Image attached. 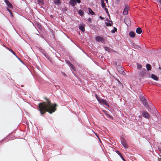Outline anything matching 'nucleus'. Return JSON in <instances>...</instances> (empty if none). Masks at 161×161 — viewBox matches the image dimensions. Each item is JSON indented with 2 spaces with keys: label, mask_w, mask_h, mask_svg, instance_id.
Masks as SVG:
<instances>
[{
  "label": "nucleus",
  "mask_w": 161,
  "mask_h": 161,
  "mask_svg": "<svg viewBox=\"0 0 161 161\" xmlns=\"http://www.w3.org/2000/svg\"><path fill=\"white\" fill-rule=\"evenodd\" d=\"M38 1L39 3H41V4H43L44 3H43V0H38Z\"/></svg>",
  "instance_id": "37"
},
{
  "label": "nucleus",
  "mask_w": 161,
  "mask_h": 161,
  "mask_svg": "<svg viewBox=\"0 0 161 161\" xmlns=\"http://www.w3.org/2000/svg\"><path fill=\"white\" fill-rule=\"evenodd\" d=\"M136 32L138 34H141L142 32V30L140 27L137 28L136 30Z\"/></svg>",
  "instance_id": "16"
},
{
  "label": "nucleus",
  "mask_w": 161,
  "mask_h": 161,
  "mask_svg": "<svg viewBox=\"0 0 161 161\" xmlns=\"http://www.w3.org/2000/svg\"><path fill=\"white\" fill-rule=\"evenodd\" d=\"M159 1V2L161 4V0H158Z\"/></svg>",
  "instance_id": "50"
},
{
  "label": "nucleus",
  "mask_w": 161,
  "mask_h": 161,
  "mask_svg": "<svg viewBox=\"0 0 161 161\" xmlns=\"http://www.w3.org/2000/svg\"><path fill=\"white\" fill-rule=\"evenodd\" d=\"M24 123H26L27 125L28 124V121H24Z\"/></svg>",
  "instance_id": "49"
},
{
  "label": "nucleus",
  "mask_w": 161,
  "mask_h": 161,
  "mask_svg": "<svg viewBox=\"0 0 161 161\" xmlns=\"http://www.w3.org/2000/svg\"><path fill=\"white\" fill-rule=\"evenodd\" d=\"M69 62H67V63L68 64H69Z\"/></svg>",
  "instance_id": "54"
},
{
  "label": "nucleus",
  "mask_w": 161,
  "mask_h": 161,
  "mask_svg": "<svg viewBox=\"0 0 161 161\" xmlns=\"http://www.w3.org/2000/svg\"><path fill=\"white\" fill-rule=\"evenodd\" d=\"M69 65H70V67L72 69H74V66H73V65L72 64H71L70 62H69Z\"/></svg>",
  "instance_id": "35"
},
{
  "label": "nucleus",
  "mask_w": 161,
  "mask_h": 161,
  "mask_svg": "<svg viewBox=\"0 0 161 161\" xmlns=\"http://www.w3.org/2000/svg\"><path fill=\"white\" fill-rule=\"evenodd\" d=\"M104 0H101V5L103 8H104L105 7V4L104 3Z\"/></svg>",
  "instance_id": "22"
},
{
  "label": "nucleus",
  "mask_w": 161,
  "mask_h": 161,
  "mask_svg": "<svg viewBox=\"0 0 161 161\" xmlns=\"http://www.w3.org/2000/svg\"><path fill=\"white\" fill-rule=\"evenodd\" d=\"M6 47L8 50H9L20 61V58H19V57H17V55H16V54L11 49H9L7 47Z\"/></svg>",
  "instance_id": "14"
},
{
  "label": "nucleus",
  "mask_w": 161,
  "mask_h": 161,
  "mask_svg": "<svg viewBox=\"0 0 161 161\" xmlns=\"http://www.w3.org/2000/svg\"><path fill=\"white\" fill-rule=\"evenodd\" d=\"M79 28L80 30L82 31H85L84 27L82 25H80L79 26Z\"/></svg>",
  "instance_id": "26"
},
{
  "label": "nucleus",
  "mask_w": 161,
  "mask_h": 161,
  "mask_svg": "<svg viewBox=\"0 0 161 161\" xmlns=\"http://www.w3.org/2000/svg\"><path fill=\"white\" fill-rule=\"evenodd\" d=\"M145 107H146L147 108H148L149 109H148V111L150 110L151 111H152V110L151 109V108L149 107V105L147 103L146 104L144 105Z\"/></svg>",
  "instance_id": "27"
},
{
  "label": "nucleus",
  "mask_w": 161,
  "mask_h": 161,
  "mask_svg": "<svg viewBox=\"0 0 161 161\" xmlns=\"http://www.w3.org/2000/svg\"><path fill=\"white\" fill-rule=\"evenodd\" d=\"M117 69L119 73L123 75L125 74V73L123 71L122 67L121 65H118L117 67Z\"/></svg>",
  "instance_id": "4"
},
{
  "label": "nucleus",
  "mask_w": 161,
  "mask_h": 161,
  "mask_svg": "<svg viewBox=\"0 0 161 161\" xmlns=\"http://www.w3.org/2000/svg\"><path fill=\"white\" fill-rule=\"evenodd\" d=\"M7 9L8 11L9 12V13L11 14V15H12V12H11V10L7 8Z\"/></svg>",
  "instance_id": "38"
},
{
  "label": "nucleus",
  "mask_w": 161,
  "mask_h": 161,
  "mask_svg": "<svg viewBox=\"0 0 161 161\" xmlns=\"http://www.w3.org/2000/svg\"><path fill=\"white\" fill-rule=\"evenodd\" d=\"M78 13L80 16H82L84 14V12L83 10L80 9L79 10Z\"/></svg>",
  "instance_id": "24"
},
{
  "label": "nucleus",
  "mask_w": 161,
  "mask_h": 161,
  "mask_svg": "<svg viewBox=\"0 0 161 161\" xmlns=\"http://www.w3.org/2000/svg\"><path fill=\"white\" fill-rule=\"evenodd\" d=\"M62 73L64 76H67L66 74L62 72Z\"/></svg>",
  "instance_id": "43"
},
{
  "label": "nucleus",
  "mask_w": 161,
  "mask_h": 161,
  "mask_svg": "<svg viewBox=\"0 0 161 161\" xmlns=\"http://www.w3.org/2000/svg\"><path fill=\"white\" fill-rule=\"evenodd\" d=\"M146 67L147 69V70L148 71L150 70L151 69L152 67L149 64H147L146 65Z\"/></svg>",
  "instance_id": "18"
},
{
  "label": "nucleus",
  "mask_w": 161,
  "mask_h": 161,
  "mask_svg": "<svg viewBox=\"0 0 161 161\" xmlns=\"http://www.w3.org/2000/svg\"><path fill=\"white\" fill-rule=\"evenodd\" d=\"M133 47L135 49H136L139 50L141 48V47L137 45H136L135 44L133 45Z\"/></svg>",
  "instance_id": "23"
},
{
  "label": "nucleus",
  "mask_w": 161,
  "mask_h": 161,
  "mask_svg": "<svg viewBox=\"0 0 161 161\" xmlns=\"http://www.w3.org/2000/svg\"><path fill=\"white\" fill-rule=\"evenodd\" d=\"M96 40L98 42L102 41L103 40V39L102 37L100 36H97L96 37Z\"/></svg>",
  "instance_id": "15"
},
{
  "label": "nucleus",
  "mask_w": 161,
  "mask_h": 161,
  "mask_svg": "<svg viewBox=\"0 0 161 161\" xmlns=\"http://www.w3.org/2000/svg\"><path fill=\"white\" fill-rule=\"evenodd\" d=\"M116 153L119 155V156L121 158V159H122V160L123 161H126L125 159L124 158L123 156L122 155L121 153L119 152V151L117 150L116 151Z\"/></svg>",
  "instance_id": "13"
},
{
  "label": "nucleus",
  "mask_w": 161,
  "mask_h": 161,
  "mask_svg": "<svg viewBox=\"0 0 161 161\" xmlns=\"http://www.w3.org/2000/svg\"><path fill=\"white\" fill-rule=\"evenodd\" d=\"M69 3L74 7L75 6L76 4V2L75 0H70L69 2Z\"/></svg>",
  "instance_id": "11"
},
{
  "label": "nucleus",
  "mask_w": 161,
  "mask_h": 161,
  "mask_svg": "<svg viewBox=\"0 0 161 161\" xmlns=\"http://www.w3.org/2000/svg\"><path fill=\"white\" fill-rule=\"evenodd\" d=\"M106 116L107 118L109 119H113V117L111 116H110L109 115H107Z\"/></svg>",
  "instance_id": "33"
},
{
  "label": "nucleus",
  "mask_w": 161,
  "mask_h": 161,
  "mask_svg": "<svg viewBox=\"0 0 161 161\" xmlns=\"http://www.w3.org/2000/svg\"><path fill=\"white\" fill-rule=\"evenodd\" d=\"M124 22L128 26H129L131 25V21L129 18H125L124 19Z\"/></svg>",
  "instance_id": "6"
},
{
  "label": "nucleus",
  "mask_w": 161,
  "mask_h": 161,
  "mask_svg": "<svg viewBox=\"0 0 161 161\" xmlns=\"http://www.w3.org/2000/svg\"><path fill=\"white\" fill-rule=\"evenodd\" d=\"M45 56L46 57L50 62H52V60L49 56L48 55L46 54H45Z\"/></svg>",
  "instance_id": "31"
},
{
  "label": "nucleus",
  "mask_w": 161,
  "mask_h": 161,
  "mask_svg": "<svg viewBox=\"0 0 161 161\" xmlns=\"http://www.w3.org/2000/svg\"><path fill=\"white\" fill-rule=\"evenodd\" d=\"M76 2V3H80L81 2V1L80 0H75Z\"/></svg>",
  "instance_id": "40"
},
{
  "label": "nucleus",
  "mask_w": 161,
  "mask_h": 161,
  "mask_svg": "<svg viewBox=\"0 0 161 161\" xmlns=\"http://www.w3.org/2000/svg\"><path fill=\"white\" fill-rule=\"evenodd\" d=\"M4 1L7 6L9 8H13V7L12 4L10 3V2L9 1H8V0H4Z\"/></svg>",
  "instance_id": "9"
},
{
  "label": "nucleus",
  "mask_w": 161,
  "mask_h": 161,
  "mask_svg": "<svg viewBox=\"0 0 161 161\" xmlns=\"http://www.w3.org/2000/svg\"><path fill=\"white\" fill-rule=\"evenodd\" d=\"M105 1H106V3H107L108 2V0H105Z\"/></svg>",
  "instance_id": "51"
},
{
  "label": "nucleus",
  "mask_w": 161,
  "mask_h": 161,
  "mask_svg": "<svg viewBox=\"0 0 161 161\" xmlns=\"http://www.w3.org/2000/svg\"><path fill=\"white\" fill-rule=\"evenodd\" d=\"M120 141L121 143L126 142V140L125 138L122 137H120Z\"/></svg>",
  "instance_id": "28"
},
{
  "label": "nucleus",
  "mask_w": 161,
  "mask_h": 161,
  "mask_svg": "<svg viewBox=\"0 0 161 161\" xmlns=\"http://www.w3.org/2000/svg\"><path fill=\"white\" fill-rule=\"evenodd\" d=\"M136 34L135 32L131 31L129 33V36L131 38H134L135 37Z\"/></svg>",
  "instance_id": "10"
},
{
  "label": "nucleus",
  "mask_w": 161,
  "mask_h": 161,
  "mask_svg": "<svg viewBox=\"0 0 161 161\" xmlns=\"http://www.w3.org/2000/svg\"><path fill=\"white\" fill-rule=\"evenodd\" d=\"M118 83H121L120 82L119 80H118Z\"/></svg>",
  "instance_id": "52"
},
{
  "label": "nucleus",
  "mask_w": 161,
  "mask_h": 161,
  "mask_svg": "<svg viewBox=\"0 0 161 161\" xmlns=\"http://www.w3.org/2000/svg\"><path fill=\"white\" fill-rule=\"evenodd\" d=\"M88 11L89 13L92 15L95 14V13L90 8H88Z\"/></svg>",
  "instance_id": "25"
},
{
  "label": "nucleus",
  "mask_w": 161,
  "mask_h": 161,
  "mask_svg": "<svg viewBox=\"0 0 161 161\" xmlns=\"http://www.w3.org/2000/svg\"><path fill=\"white\" fill-rule=\"evenodd\" d=\"M104 49L106 51H107L109 52H114V51L110 47H105Z\"/></svg>",
  "instance_id": "12"
},
{
  "label": "nucleus",
  "mask_w": 161,
  "mask_h": 161,
  "mask_svg": "<svg viewBox=\"0 0 161 161\" xmlns=\"http://www.w3.org/2000/svg\"><path fill=\"white\" fill-rule=\"evenodd\" d=\"M114 30H113L111 31V32L112 33H115L116 31H117V29L115 27H114Z\"/></svg>",
  "instance_id": "32"
},
{
  "label": "nucleus",
  "mask_w": 161,
  "mask_h": 161,
  "mask_svg": "<svg viewBox=\"0 0 161 161\" xmlns=\"http://www.w3.org/2000/svg\"><path fill=\"white\" fill-rule=\"evenodd\" d=\"M36 26L40 30H41L42 29V27L40 23H37L36 24Z\"/></svg>",
  "instance_id": "30"
},
{
  "label": "nucleus",
  "mask_w": 161,
  "mask_h": 161,
  "mask_svg": "<svg viewBox=\"0 0 161 161\" xmlns=\"http://www.w3.org/2000/svg\"><path fill=\"white\" fill-rule=\"evenodd\" d=\"M104 8L105 10H106V12L108 14V15L110 17V15H109V14L108 13V9L107 8H106V7H105V8Z\"/></svg>",
  "instance_id": "36"
},
{
  "label": "nucleus",
  "mask_w": 161,
  "mask_h": 161,
  "mask_svg": "<svg viewBox=\"0 0 161 161\" xmlns=\"http://www.w3.org/2000/svg\"><path fill=\"white\" fill-rule=\"evenodd\" d=\"M146 70L145 69H143L139 73V76L140 77L143 78L146 74Z\"/></svg>",
  "instance_id": "5"
},
{
  "label": "nucleus",
  "mask_w": 161,
  "mask_h": 161,
  "mask_svg": "<svg viewBox=\"0 0 161 161\" xmlns=\"http://www.w3.org/2000/svg\"><path fill=\"white\" fill-rule=\"evenodd\" d=\"M12 139H12V138H11V139H10V140H12Z\"/></svg>",
  "instance_id": "56"
},
{
  "label": "nucleus",
  "mask_w": 161,
  "mask_h": 161,
  "mask_svg": "<svg viewBox=\"0 0 161 161\" xmlns=\"http://www.w3.org/2000/svg\"><path fill=\"white\" fill-rule=\"evenodd\" d=\"M106 21H108V22H109V21H110L108 19H106Z\"/></svg>",
  "instance_id": "48"
},
{
  "label": "nucleus",
  "mask_w": 161,
  "mask_h": 161,
  "mask_svg": "<svg viewBox=\"0 0 161 161\" xmlns=\"http://www.w3.org/2000/svg\"><path fill=\"white\" fill-rule=\"evenodd\" d=\"M96 135L98 137V139L100 141V142H101V140H100V138H99V137L98 136V135L96 134Z\"/></svg>",
  "instance_id": "42"
},
{
  "label": "nucleus",
  "mask_w": 161,
  "mask_h": 161,
  "mask_svg": "<svg viewBox=\"0 0 161 161\" xmlns=\"http://www.w3.org/2000/svg\"><path fill=\"white\" fill-rule=\"evenodd\" d=\"M137 69H142V65L141 64H140L138 63H137Z\"/></svg>",
  "instance_id": "29"
},
{
  "label": "nucleus",
  "mask_w": 161,
  "mask_h": 161,
  "mask_svg": "<svg viewBox=\"0 0 161 161\" xmlns=\"http://www.w3.org/2000/svg\"><path fill=\"white\" fill-rule=\"evenodd\" d=\"M99 18H100L101 19H102V20H103V19H104V18H103V17H102L101 16H100L99 17Z\"/></svg>",
  "instance_id": "45"
},
{
  "label": "nucleus",
  "mask_w": 161,
  "mask_h": 161,
  "mask_svg": "<svg viewBox=\"0 0 161 161\" xmlns=\"http://www.w3.org/2000/svg\"><path fill=\"white\" fill-rule=\"evenodd\" d=\"M24 86L23 85H21V87H23Z\"/></svg>",
  "instance_id": "53"
},
{
  "label": "nucleus",
  "mask_w": 161,
  "mask_h": 161,
  "mask_svg": "<svg viewBox=\"0 0 161 161\" xmlns=\"http://www.w3.org/2000/svg\"><path fill=\"white\" fill-rule=\"evenodd\" d=\"M140 99L142 101H144L146 100V99L145 98L143 97H142V96H141L140 97Z\"/></svg>",
  "instance_id": "34"
},
{
  "label": "nucleus",
  "mask_w": 161,
  "mask_h": 161,
  "mask_svg": "<svg viewBox=\"0 0 161 161\" xmlns=\"http://www.w3.org/2000/svg\"><path fill=\"white\" fill-rule=\"evenodd\" d=\"M54 3L57 4V5H59L61 4V2L60 0H54Z\"/></svg>",
  "instance_id": "20"
},
{
  "label": "nucleus",
  "mask_w": 161,
  "mask_h": 161,
  "mask_svg": "<svg viewBox=\"0 0 161 161\" xmlns=\"http://www.w3.org/2000/svg\"><path fill=\"white\" fill-rule=\"evenodd\" d=\"M151 77L153 79L155 80L158 81V78L154 74H152L151 75Z\"/></svg>",
  "instance_id": "17"
},
{
  "label": "nucleus",
  "mask_w": 161,
  "mask_h": 161,
  "mask_svg": "<svg viewBox=\"0 0 161 161\" xmlns=\"http://www.w3.org/2000/svg\"><path fill=\"white\" fill-rule=\"evenodd\" d=\"M142 115L143 117L147 118H148L149 117V114L146 111H143L142 112Z\"/></svg>",
  "instance_id": "7"
},
{
  "label": "nucleus",
  "mask_w": 161,
  "mask_h": 161,
  "mask_svg": "<svg viewBox=\"0 0 161 161\" xmlns=\"http://www.w3.org/2000/svg\"><path fill=\"white\" fill-rule=\"evenodd\" d=\"M158 120H161V116L159 117V118H158Z\"/></svg>",
  "instance_id": "47"
},
{
  "label": "nucleus",
  "mask_w": 161,
  "mask_h": 161,
  "mask_svg": "<svg viewBox=\"0 0 161 161\" xmlns=\"http://www.w3.org/2000/svg\"><path fill=\"white\" fill-rule=\"evenodd\" d=\"M21 68L22 69V74L24 75H26L27 76H32L31 71L24 63L21 60Z\"/></svg>",
  "instance_id": "2"
},
{
  "label": "nucleus",
  "mask_w": 161,
  "mask_h": 161,
  "mask_svg": "<svg viewBox=\"0 0 161 161\" xmlns=\"http://www.w3.org/2000/svg\"><path fill=\"white\" fill-rule=\"evenodd\" d=\"M88 21H89V22H91V21L92 19H91V18H89L88 19Z\"/></svg>",
  "instance_id": "44"
},
{
  "label": "nucleus",
  "mask_w": 161,
  "mask_h": 161,
  "mask_svg": "<svg viewBox=\"0 0 161 161\" xmlns=\"http://www.w3.org/2000/svg\"><path fill=\"white\" fill-rule=\"evenodd\" d=\"M159 69L160 70H161V67H159Z\"/></svg>",
  "instance_id": "55"
},
{
  "label": "nucleus",
  "mask_w": 161,
  "mask_h": 161,
  "mask_svg": "<svg viewBox=\"0 0 161 161\" xmlns=\"http://www.w3.org/2000/svg\"><path fill=\"white\" fill-rule=\"evenodd\" d=\"M128 6L127 5H126L125 6V7L124 9V10L123 11V14L125 15H126L128 14Z\"/></svg>",
  "instance_id": "8"
},
{
  "label": "nucleus",
  "mask_w": 161,
  "mask_h": 161,
  "mask_svg": "<svg viewBox=\"0 0 161 161\" xmlns=\"http://www.w3.org/2000/svg\"><path fill=\"white\" fill-rule=\"evenodd\" d=\"M117 62H114L113 63V65L114 66H116L117 65Z\"/></svg>",
  "instance_id": "41"
},
{
  "label": "nucleus",
  "mask_w": 161,
  "mask_h": 161,
  "mask_svg": "<svg viewBox=\"0 0 161 161\" xmlns=\"http://www.w3.org/2000/svg\"><path fill=\"white\" fill-rule=\"evenodd\" d=\"M123 146L126 149H127L128 148V146L126 142H123L121 143Z\"/></svg>",
  "instance_id": "21"
},
{
  "label": "nucleus",
  "mask_w": 161,
  "mask_h": 161,
  "mask_svg": "<svg viewBox=\"0 0 161 161\" xmlns=\"http://www.w3.org/2000/svg\"><path fill=\"white\" fill-rule=\"evenodd\" d=\"M45 98L47 100V104L45 102L40 103L39 104V109L41 114L42 115L44 114L46 112H47L50 114H52L56 110L55 108L57 106L56 103H55L53 105H52L51 102L49 101L47 97Z\"/></svg>",
  "instance_id": "1"
},
{
  "label": "nucleus",
  "mask_w": 161,
  "mask_h": 161,
  "mask_svg": "<svg viewBox=\"0 0 161 161\" xmlns=\"http://www.w3.org/2000/svg\"><path fill=\"white\" fill-rule=\"evenodd\" d=\"M142 103H143V104H144V105L146 104L147 103V101L146 100H145V101H142Z\"/></svg>",
  "instance_id": "39"
},
{
  "label": "nucleus",
  "mask_w": 161,
  "mask_h": 161,
  "mask_svg": "<svg viewBox=\"0 0 161 161\" xmlns=\"http://www.w3.org/2000/svg\"><path fill=\"white\" fill-rule=\"evenodd\" d=\"M113 24V22L111 21H109V22H105V24L107 26H111Z\"/></svg>",
  "instance_id": "19"
},
{
  "label": "nucleus",
  "mask_w": 161,
  "mask_h": 161,
  "mask_svg": "<svg viewBox=\"0 0 161 161\" xmlns=\"http://www.w3.org/2000/svg\"><path fill=\"white\" fill-rule=\"evenodd\" d=\"M95 96L96 97L98 102L100 104L105 105L108 107H109V105L107 103V102L105 100H103V99H101L100 98H99L98 97L97 95L96 94H95Z\"/></svg>",
  "instance_id": "3"
},
{
  "label": "nucleus",
  "mask_w": 161,
  "mask_h": 161,
  "mask_svg": "<svg viewBox=\"0 0 161 161\" xmlns=\"http://www.w3.org/2000/svg\"><path fill=\"white\" fill-rule=\"evenodd\" d=\"M10 137V136H8L5 139V140H6L7 139H8Z\"/></svg>",
  "instance_id": "46"
}]
</instances>
